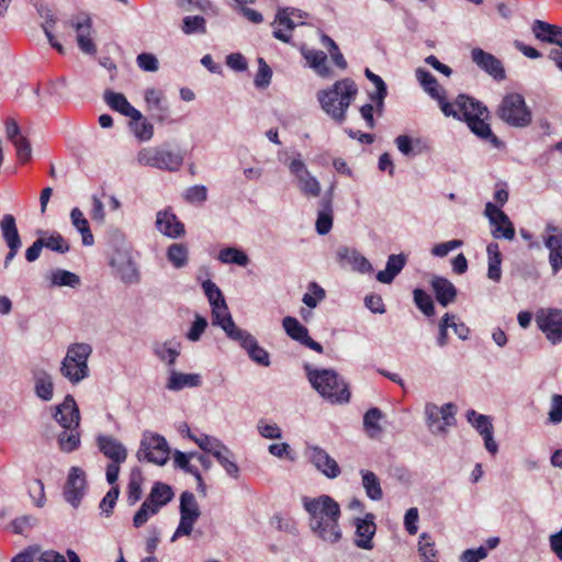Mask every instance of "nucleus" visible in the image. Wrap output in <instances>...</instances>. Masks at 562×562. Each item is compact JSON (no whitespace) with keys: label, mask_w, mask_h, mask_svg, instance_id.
<instances>
[{"label":"nucleus","mask_w":562,"mask_h":562,"mask_svg":"<svg viewBox=\"0 0 562 562\" xmlns=\"http://www.w3.org/2000/svg\"><path fill=\"white\" fill-rule=\"evenodd\" d=\"M418 81L424 90L435 100L446 116L464 120L471 130L481 139L488 140L494 147H499L502 142L491 130L486 122L490 112L481 102L467 95H459L452 104L446 100L445 89L438 83L430 72H417Z\"/></svg>","instance_id":"1"},{"label":"nucleus","mask_w":562,"mask_h":562,"mask_svg":"<svg viewBox=\"0 0 562 562\" xmlns=\"http://www.w3.org/2000/svg\"><path fill=\"white\" fill-rule=\"evenodd\" d=\"M303 506L310 516V528L317 538L330 544L341 539L342 532L338 524L340 506L334 498L328 495L303 497Z\"/></svg>","instance_id":"2"},{"label":"nucleus","mask_w":562,"mask_h":562,"mask_svg":"<svg viewBox=\"0 0 562 562\" xmlns=\"http://www.w3.org/2000/svg\"><path fill=\"white\" fill-rule=\"evenodd\" d=\"M304 370L308 382L316 392L331 404H345L350 401L348 383L333 369H317L306 363Z\"/></svg>","instance_id":"3"},{"label":"nucleus","mask_w":562,"mask_h":562,"mask_svg":"<svg viewBox=\"0 0 562 562\" xmlns=\"http://www.w3.org/2000/svg\"><path fill=\"white\" fill-rule=\"evenodd\" d=\"M358 88L350 79L335 82L330 88L319 90L317 100L323 111L335 122L341 124L346 120V112L356 99Z\"/></svg>","instance_id":"4"},{"label":"nucleus","mask_w":562,"mask_h":562,"mask_svg":"<svg viewBox=\"0 0 562 562\" xmlns=\"http://www.w3.org/2000/svg\"><path fill=\"white\" fill-rule=\"evenodd\" d=\"M92 347L86 342L72 344L68 347L61 361L60 373L70 383L77 384L89 375L88 359Z\"/></svg>","instance_id":"5"},{"label":"nucleus","mask_w":562,"mask_h":562,"mask_svg":"<svg viewBox=\"0 0 562 562\" xmlns=\"http://www.w3.org/2000/svg\"><path fill=\"white\" fill-rule=\"evenodd\" d=\"M137 161L142 166H148L166 171H177L183 164L180 151L171 150L168 146L146 147L138 151Z\"/></svg>","instance_id":"6"},{"label":"nucleus","mask_w":562,"mask_h":562,"mask_svg":"<svg viewBox=\"0 0 562 562\" xmlns=\"http://www.w3.org/2000/svg\"><path fill=\"white\" fill-rule=\"evenodd\" d=\"M498 115L504 122L516 127L529 125L532 117L522 95L518 93H510L503 99Z\"/></svg>","instance_id":"7"},{"label":"nucleus","mask_w":562,"mask_h":562,"mask_svg":"<svg viewBox=\"0 0 562 562\" xmlns=\"http://www.w3.org/2000/svg\"><path fill=\"white\" fill-rule=\"evenodd\" d=\"M169 446L162 436L146 431L136 456L139 461L164 465L169 460Z\"/></svg>","instance_id":"8"},{"label":"nucleus","mask_w":562,"mask_h":562,"mask_svg":"<svg viewBox=\"0 0 562 562\" xmlns=\"http://www.w3.org/2000/svg\"><path fill=\"white\" fill-rule=\"evenodd\" d=\"M0 231L2 238L9 248V251L3 260V266L7 269L10 267L12 260L15 258L20 248L22 247V240L16 227L15 217L12 214L3 215L0 221Z\"/></svg>","instance_id":"9"},{"label":"nucleus","mask_w":562,"mask_h":562,"mask_svg":"<svg viewBox=\"0 0 562 562\" xmlns=\"http://www.w3.org/2000/svg\"><path fill=\"white\" fill-rule=\"evenodd\" d=\"M77 33V43L81 52L93 55L97 53V46L91 38L92 20L86 12L74 15L68 22Z\"/></svg>","instance_id":"10"},{"label":"nucleus","mask_w":562,"mask_h":562,"mask_svg":"<svg viewBox=\"0 0 562 562\" xmlns=\"http://www.w3.org/2000/svg\"><path fill=\"white\" fill-rule=\"evenodd\" d=\"M289 169L295 177L297 187L304 195L316 198L321 194L318 180L310 173L306 165L300 157L291 160Z\"/></svg>","instance_id":"11"},{"label":"nucleus","mask_w":562,"mask_h":562,"mask_svg":"<svg viewBox=\"0 0 562 562\" xmlns=\"http://www.w3.org/2000/svg\"><path fill=\"white\" fill-rule=\"evenodd\" d=\"M484 214L493 226L492 235L494 238L514 239L515 227L509 217L498 206L492 202H487Z\"/></svg>","instance_id":"12"},{"label":"nucleus","mask_w":562,"mask_h":562,"mask_svg":"<svg viewBox=\"0 0 562 562\" xmlns=\"http://www.w3.org/2000/svg\"><path fill=\"white\" fill-rule=\"evenodd\" d=\"M536 322L552 344L562 341V310H541Z\"/></svg>","instance_id":"13"},{"label":"nucleus","mask_w":562,"mask_h":562,"mask_svg":"<svg viewBox=\"0 0 562 562\" xmlns=\"http://www.w3.org/2000/svg\"><path fill=\"white\" fill-rule=\"evenodd\" d=\"M299 13V19H303V12L295 8L279 9L273 21V36L283 43H289L292 37L296 22L291 14Z\"/></svg>","instance_id":"14"},{"label":"nucleus","mask_w":562,"mask_h":562,"mask_svg":"<svg viewBox=\"0 0 562 562\" xmlns=\"http://www.w3.org/2000/svg\"><path fill=\"white\" fill-rule=\"evenodd\" d=\"M86 492L85 472L77 467H72L69 471L67 482L64 488V496L68 503L77 507Z\"/></svg>","instance_id":"15"},{"label":"nucleus","mask_w":562,"mask_h":562,"mask_svg":"<svg viewBox=\"0 0 562 562\" xmlns=\"http://www.w3.org/2000/svg\"><path fill=\"white\" fill-rule=\"evenodd\" d=\"M236 334L237 336L233 340L238 342L240 347L246 350L254 362L262 367L270 366V356L268 351L258 345L257 339L250 333L241 329Z\"/></svg>","instance_id":"16"},{"label":"nucleus","mask_w":562,"mask_h":562,"mask_svg":"<svg viewBox=\"0 0 562 562\" xmlns=\"http://www.w3.org/2000/svg\"><path fill=\"white\" fill-rule=\"evenodd\" d=\"M336 258L341 267H350L357 272L370 273L373 271L370 261L357 249L341 246L336 251Z\"/></svg>","instance_id":"17"},{"label":"nucleus","mask_w":562,"mask_h":562,"mask_svg":"<svg viewBox=\"0 0 562 562\" xmlns=\"http://www.w3.org/2000/svg\"><path fill=\"white\" fill-rule=\"evenodd\" d=\"M282 325L288 336H290L293 340L299 341L303 346L318 353L323 352L322 345L310 337L307 328L303 326L295 317H284Z\"/></svg>","instance_id":"18"},{"label":"nucleus","mask_w":562,"mask_h":562,"mask_svg":"<svg viewBox=\"0 0 562 562\" xmlns=\"http://www.w3.org/2000/svg\"><path fill=\"white\" fill-rule=\"evenodd\" d=\"M54 418L64 429L79 427V408L76 404L75 398L71 395H67L64 398V402L56 406Z\"/></svg>","instance_id":"19"},{"label":"nucleus","mask_w":562,"mask_h":562,"mask_svg":"<svg viewBox=\"0 0 562 562\" xmlns=\"http://www.w3.org/2000/svg\"><path fill=\"white\" fill-rule=\"evenodd\" d=\"M356 539L355 543L358 548L364 550L373 549L372 538L375 535L376 526L374 524V515L367 514L364 518L355 520Z\"/></svg>","instance_id":"20"},{"label":"nucleus","mask_w":562,"mask_h":562,"mask_svg":"<svg viewBox=\"0 0 562 562\" xmlns=\"http://www.w3.org/2000/svg\"><path fill=\"white\" fill-rule=\"evenodd\" d=\"M144 100L147 111L151 113L154 119L164 121L167 117L169 105L162 90L156 88H147L144 91Z\"/></svg>","instance_id":"21"},{"label":"nucleus","mask_w":562,"mask_h":562,"mask_svg":"<svg viewBox=\"0 0 562 562\" xmlns=\"http://www.w3.org/2000/svg\"><path fill=\"white\" fill-rule=\"evenodd\" d=\"M311 462L327 477L335 479L340 474L338 463L322 448L312 447L308 451Z\"/></svg>","instance_id":"22"},{"label":"nucleus","mask_w":562,"mask_h":562,"mask_svg":"<svg viewBox=\"0 0 562 562\" xmlns=\"http://www.w3.org/2000/svg\"><path fill=\"white\" fill-rule=\"evenodd\" d=\"M100 451L113 462H125L127 450L124 445L112 436L100 435L97 438Z\"/></svg>","instance_id":"23"},{"label":"nucleus","mask_w":562,"mask_h":562,"mask_svg":"<svg viewBox=\"0 0 562 562\" xmlns=\"http://www.w3.org/2000/svg\"><path fill=\"white\" fill-rule=\"evenodd\" d=\"M535 37L541 42L553 44L560 47L562 43V27L547 23L541 20H535L531 25Z\"/></svg>","instance_id":"24"},{"label":"nucleus","mask_w":562,"mask_h":562,"mask_svg":"<svg viewBox=\"0 0 562 562\" xmlns=\"http://www.w3.org/2000/svg\"><path fill=\"white\" fill-rule=\"evenodd\" d=\"M212 324L220 326L232 340L237 336L236 333L241 330L234 323L226 302L212 307Z\"/></svg>","instance_id":"25"},{"label":"nucleus","mask_w":562,"mask_h":562,"mask_svg":"<svg viewBox=\"0 0 562 562\" xmlns=\"http://www.w3.org/2000/svg\"><path fill=\"white\" fill-rule=\"evenodd\" d=\"M156 227L161 234L171 238H177L184 234V225L173 213L168 211L157 213Z\"/></svg>","instance_id":"26"},{"label":"nucleus","mask_w":562,"mask_h":562,"mask_svg":"<svg viewBox=\"0 0 562 562\" xmlns=\"http://www.w3.org/2000/svg\"><path fill=\"white\" fill-rule=\"evenodd\" d=\"M430 284L435 292L436 300L440 305L446 307L456 301L458 294L457 288L448 279L435 276Z\"/></svg>","instance_id":"27"},{"label":"nucleus","mask_w":562,"mask_h":562,"mask_svg":"<svg viewBox=\"0 0 562 562\" xmlns=\"http://www.w3.org/2000/svg\"><path fill=\"white\" fill-rule=\"evenodd\" d=\"M104 100L111 109L120 112L121 114L132 120L142 119L140 111L132 106L124 94L113 91H105Z\"/></svg>","instance_id":"28"},{"label":"nucleus","mask_w":562,"mask_h":562,"mask_svg":"<svg viewBox=\"0 0 562 562\" xmlns=\"http://www.w3.org/2000/svg\"><path fill=\"white\" fill-rule=\"evenodd\" d=\"M201 383L202 379L198 373H181L171 369L166 387L170 391L178 392L184 387H198Z\"/></svg>","instance_id":"29"},{"label":"nucleus","mask_w":562,"mask_h":562,"mask_svg":"<svg viewBox=\"0 0 562 562\" xmlns=\"http://www.w3.org/2000/svg\"><path fill=\"white\" fill-rule=\"evenodd\" d=\"M322 209L318 211L316 220V231L319 235L329 233L333 227V198L331 190L324 195L321 201Z\"/></svg>","instance_id":"30"},{"label":"nucleus","mask_w":562,"mask_h":562,"mask_svg":"<svg viewBox=\"0 0 562 562\" xmlns=\"http://www.w3.org/2000/svg\"><path fill=\"white\" fill-rule=\"evenodd\" d=\"M406 263L404 255H391L387 258L385 270L376 273V280L384 284H390L394 278L403 270Z\"/></svg>","instance_id":"31"},{"label":"nucleus","mask_w":562,"mask_h":562,"mask_svg":"<svg viewBox=\"0 0 562 562\" xmlns=\"http://www.w3.org/2000/svg\"><path fill=\"white\" fill-rule=\"evenodd\" d=\"M172 497L173 492L168 484L156 482L145 501L149 502L150 505L157 507V509L160 510V508L167 505L172 499Z\"/></svg>","instance_id":"32"},{"label":"nucleus","mask_w":562,"mask_h":562,"mask_svg":"<svg viewBox=\"0 0 562 562\" xmlns=\"http://www.w3.org/2000/svg\"><path fill=\"white\" fill-rule=\"evenodd\" d=\"M471 58L482 70H504L503 64L499 59L481 48H473L471 50Z\"/></svg>","instance_id":"33"},{"label":"nucleus","mask_w":562,"mask_h":562,"mask_svg":"<svg viewBox=\"0 0 562 562\" xmlns=\"http://www.w3.org/2000/svg\"><path fill=\"white\" fill-rule=\"evenodd\" d=\"M70 221L72 226L81 234L82 244L91 246L94 243L93 235L91 233L89 222L85 217L80 209L74 207L70 212Z\"/></svg>","instance_id":"34"},{"label":"nucleus","mask_w":562,"mask_h":562,"mask_svg":"<svg viewBox=\"0 0 562 562\" xmlns=\"http://www.w3.org/2000/svg\"><path fill=\"white\" fill-rule=\"evenodd\" d=\"M35 393L43 401H50L53 397L54 384L52 376L44 370L34 371Z\"/></svg>","instance_id":"35"},{"label":"nucleus","mask_w":562,"mask_h":562,"mask_svg":"<svg viewBox=\"0 0 562 562\" xmlns=\"http://www.w3.org/2000/svg\"><path fill=\"white\" fill-rule=\"evenodd\" d=\"M360 474L366 495L372 501H381L383 498V491L379 477L369 470H361Z\"/></svg>","instance_id":"36"},{"label":"nucleus","mask_w":562,"mask_h":562,"mask_svg":"<svg viewBox=\"0 0 562 562\" xmlns=\"http://www.w3.org/2000/svg\"><path fill=\"white\" fill-rule=\"evenodd\" d=\"M486 251L488 256L487 277L494 282H499L502 278V254L499 247L496 243H491L487 245Z\"/></svg>","instance_id":"37"},{"label":"nucleus","mask_w":562,"mask_h":562,"mask_svg":"<svg viewBox=\"0 0 562 562\" xmlns=\"http://www.w3.org/2000/svg\"><path fill=\"white\" fill-rule=\"evenodd\" d=\"M544 245L550 249L549 261L553 273H557L562 268V238L550 235L546 238Z\"/></svg>","instance_id":"38"},{"label":"nucleus","mask_w":562,"mask_h":562,"mask_svg":"<svg viewBox=\"0 0 562 562\" xmlns=\"http://www.w3.org/2000/svg\"><path fill=\"white\" fill-rule=\"evenodd\" d=\"M180 516L198 520L201 512L196 498L191 492H183L180 495Z\"/></svg>","instance_id":"39"},{"label":"nucleus","mask_w":562,"mask_h":562,"mask_svg":"<svg viewBox=\"0 0 562 562\" xmlns=\"http://www.w3.org/2000/svg\"><path fill=\"white\" fill-rule=\"evenodd\" d=\"M58 445L60 450L67 453L77 450L80 446L78 427L64 429V431L58 435Z\"/></svg>","instance_id":"40"},{"label":"nucleus","mask_w":562,"mask_h":562,"mask_svg":"<svg viewBox=\"0 0 562 562\" xmlns=\"http://www.w3.org/2000/svg\"><path fill=\"white\" fill-rule=\"evenodd\" d=\"M195 456V453L193 452H190V453H184V452H181V451H176L175 454H173V462H175V465L182 469L184 472L193 475L195 477V480L198 481L199 483V486H203V480H202V476L199 472V470L193 467L192 464H190V459L193 458Z\"/></svg>","instance_id":"41"},{"label":"nucleus","mask_w":562,"mask_h":562,"mask_svg":"<svg viewBox=\"0 0 562 562\" xmlns=\"http://www.w3.org/2000/svg\"><path fill=\"white\" fill-rule=\"evenodd\" d=\"M142 483L143 475L138 468H134L130 474V482L127 486V501L131 505L137 503L142 497Z\"/></svg>","instance_id":"42"},{"label":"nucleus","mask_w":562,"mask_h":562,"mask_svg":"<svg viewBox=\"0 0 562 562\" xmlns=\"http://www.w3.org/2000/svg\"><path fill=\"white\" fill-rule=\"evenodd\" d=\"M214 457L229 476L235 479L238 477L239 468L234 461L233 452L226 446H223L218 451H216Z\"/></svg>","instance_id":"43"},{"label":"nucleus","mask_w":562,"mask_h":562,"mask_svg":"<svg viewBox=\"0 0 562 562\" xmlns=\"http://www.w3.org/2000/svg\"><path fill=\"white\" fill-rule=\"evenodd\" d=\"M425 414L429 430L435 435H445L447 432L446 426L439 424L441 416L439 407L436 404L429 403L425 407Z\"/></svg>","instance_id":"44"},{"label":"nucleus","mask_w":562,"mask_h":562,"mask_svg":"<svg viewBox=\"0 0 562 562\" xmlns=\"http://www.w3.org/2000/svg\"><path fill=\"white\" fill-rule=\"evenodd\" d=\"M218 260L223 263H234L240 267H246L249 263L248 256L235 247L223 248L218 254Z\"/></svg>","instance_id":"45"},{"label":"nucleus","mask_w":562,"mask_h":562,"mask_svg":"<svg viewBox=\"0 0 562 562\" xmlns=\"http://www.w3.org/2000/svg\"><path fill=\"white\" fill-rule=\"evenodd\" d=\"M189 250L184 244H172L168 247L167 258L175 268H182L188 263Z\"/></svg>","instance_id":"46"},{"label":"nucleus","mask_w":562,"mask_h":562,"mask_svg":"<svg viewBox=\"0 0 562 562\" xmlns=\"http://www.w3.org/2000/svg\"><path fill=\"white\" fill-rule=\"evenodd\" d=\"M50 281L56 286L77 288L80 285V278L74 272L56 269L52 272Z\"/></svg>","instance_id":"47"},{"label":"nucleus","mask_w":562,"mask_h":562,"mask_svg":"<svg viewBox=\"0 0 562 562\" xmlns=\"http://www.w3.org/2000/svg\"><path fill=\"white\" fill-rule=\"evenodd\" d=\"M188 437L193 440L203 451L214 456L224 445L216 438L207 435H193L188 428Z\"/></svg>","instance_id":"48"},{"label":"nucleus","mask_w":562,"mask_h":562,"mask_svg":"<svg viewBox=\"0 0 562 562\" xmlns=\"http://www.w3.org/2000/svg\"><path fill=\"white\" fill-rule=\"evenodd\" d=\"M40 239L43 241L44 247L47 249H50L53 251L65 254L69 250V244L67 240L59 234V233H53L49 236H46V233L41 232Z\"/></svg>","instance_id":"49"},{"label":"nucleus","mask_w":562,"mask_h":562,"mask_svg":"<svg viewBox=\"0 0 562 562\" xmlns=\"http://www.w3.org/2000/svg\"><path fill=\"white\" fill-rule=\"evenodd\" d=\"M155 355L168 366H173L178 356L180 355L178 345L171 342H164L156 345Z\"/></svg>","instance_id":"50"},{"label":"nucleus","mask_w":562,"mask_h":562,"mask_svg":"<svg viewBox=\"0 0 562 562\" xmlns=\"http://www.w3.org/2000/svg\"><path fill=\"white\" fill-rule=\"evenodd\" d=\"M468 422L483 436L493 431V425L488 416L477 414L471 409L467 413Z\"/></svg>","instance_id":"51"},{"label":"nucleus","mask_w":562,"mask_h":562,"mask_svg":"<svg viewBox=\"0 0 562 562\" xmlns=\"http://www.w3.org/2000/svg\"><path fill=\"white\" fill-rule=\"evenodd\" d=\"M322 44L330 54V57L335 64L340 69H345L347 67V61L344 55L340 53L338 45L335 41L326 34L322 35Z\"/></svg>","instance_id":"52"},{"label":"nucleus","mask_w":562,"mask_h":562,"mask_svg":"<svg viewBox=\"0 0 562 562\" xmlns=\"http://www.w3.org/2000/svg\"><path fill=\"white\" fill-rule=\"evenodd\" d=\"M382 418V412L376 408H370L363 417V425L369 432L370 437L376 436L381 431V427L379 426V422Z\"/></svg>","instance_id":"53"},{"label":"nucleus","mask_w":562,"mask_h":562,"mask_svg":"<svg viewBox=\"0 0 562 562\" xmlns=\"http://www.w3.org/2000/svg\"><path fill=\"white\" fill-rule=\"evenodd\" d=\"M414 302L417 307L426 315H435V305L431 296L422 289L414 290Z\"/></svg>","instance_id":"54"},{"label":"nucleus","mask_w":562,"mask_h":562,"mask_svg":"<svg viewBox=\"0 0 562 562\" xmlns=\"http://www.w3.org/2000/svg\"><path fill=\"white\" fill-rule=\"evenodd\" d=\"M27 491L30 497L36 507L41 508L45 505L46 497L44 492V484L40 479H32L27 482Z\"/></svg>","instance_id":"55"},{"label":"nucleus","mask_w":562,"mask_h":562,"mask_svg":"<svg viewBox=\"0 0 562 562\" xmlns=\"http://www.w3.org/2000/svg\"><path fill=\"white\" fill-rule=\"evenodd\" d=\"M301 52L310 67L318 68L323 66L322 70H329L324 66L327 59V55L323 50L308 48L304 46L302 47Z\"/></svg>","instance_id":"56"},{"label":"nucleus","mask_w":562,"mask_h":562,"mask_svg":"<svg viewBox=\"0 0 562 562\" xmlns=\"http://www.w3.org/2000/svg\"><path fill=\"white\" fill-rule=\"evenodd\" d=\"M158 512L157 507H154L149 502L145 501L133 517V526L135 528L144 526L148 519L158 514Z\"/></svg>","instance_id":"57"},{"label":"nucleus","mask_w":562,"mask_h":562,"mask_svg":"<svg viewBox=\"0 0 562 562\" xmlns=\"http://www.w3.org/2000/svg\"><path fill=\"white\" fill-rule=\"evenodd\" d=\"M325 297V291L322 286H319L317 283L312 282L308 285V292L304 294L303 302L305 305H307L310 308H314L317 306V304L324 300Z\"/></svg>","instance_id":"58"},{"label":"nucleus","mask_w":562,"mask_h":562,"mask_svg":"<svg viewBox=\"0 0 562 562\" xmlns=\"http://www.w3.org/2000/svg\"><path fill=\"white\" fill-rule=\"evenodd\" d=\"M182 31L186 34L205 33L206 32L205 19L201 15L186 16L183 19Z\"/></svg>","instance_id":"59"},{"label":"nucleus","mask_w":562,"mask_h":562,"mask_svg":"<svg viewBox=\"0 0 562 562\" xmlns=\"http://www.w3.org/2000/svg\"><path fill=\"white\" fill-rule=\"evenodd\" d=\"M132 124L135 136L140 140H149L154 135V126L143 116L140 120H133Z\"/></svg>","instance_id":"60"},{"label":"nucleus","mask_w":562,"mask_h":562,"mask_svg":"<svg viewBox=\"0 0 562 562\" xmlns=\"http://www.w3.org/2000/svg\"><path fill=\"white\" fill-rule=\"evenodd\" d=\"M202 288L212 307L222 304V302H225L221 290L211 280L204 281Z\"/></svg>","instance_id":"61"},{"label":"nucleus","mask_w":562,"mask_h":562,"mask_svg":"<svg viewBox=\"0 0 562 562\" xmlns=\"http://www.w3.org/2000/svg\"><path fill=\"white\" fill-rule=\"evenodd\" d=\"M418 551L425 562H428L429 559L436 558L435 543L427 533H423L420 536Z\"/></svg>","instance_id":"62"},{"label":"nucleus","mask_w":562,"mask_h":562,"mask_svg":"<svg viewBox=\"0 0 562 562\" xmlns=\"http://www.w3.org/2000/svg\"><path fill=\"white\" fill-rule=\"evenodd\" d=\"M184 199L189 203H203L207 199V189L205 186H193L186 190Z\"/></svg>","instance_id":"63"},{"label":"nucleus","mask_w":562,"mask_h":562,"mask_svg":"<svg viewBox=\"0 0 562 562\" xmlns=\"http://www.w3.org/2000/svg\"><path fill=\"white\" fill-rule=\"evenodd\" d=\"M549 420L552 424H559L562 422V395L554 394L552 396Z\"/></svg>","instance_id":"64"}]
</instances>
